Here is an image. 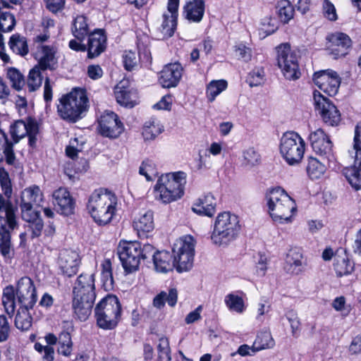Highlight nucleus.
Listing matches in <instances>:
<instances>
[{
	"instance_id": "obj_1",
	"label": "nucleus",
	"mask_w": 361,
	"mask_h": 361,
	"mask_svg": "<svg viewBox=\"0 0 361 361\" xmlns=\"http://www.w3.org/2000/svg\"><path fill=\"white\" fill-rule=\"evenodd\" d=\"M94 274H81L73 288L72 307L74 314L80 321L88 319L96 298Z\"/></svg>"
},
{
	"instance_id": "obj_2",
	"label": "nucleus",
	"mask_w": 361,
	"mask_h": 361,
	"mask_svg": "<svg viewBox=\"0 0 361 361\" xmlns=\"http://www.w3.org/2000/svg\"><path fill=\"white\" fill-rule=\"evenodd\" d=\"M267 211L278 224H290L297 212L295 200L281 187L269 190L265 196Z\"/></svg>"
},
{
	"instance_id": "obj_3",
	"label": "nucleus",
	"mask_w": 361,
	"mask_h": 361,
	"mask_svg": "<svg viewBox=\"0 0 361 361\" xmlns=\"http://www.w3.org/2000/svg\"><path fill=\"white\" fill-rule=\"evenodd\" d=\"M16 298L20 306L33 307L37 300L36 289L32 280L27 277L20 278L16 283V288L13 286H6L3 290L2 303L5 311L9 315H13L16 309Z\"/></svg>"
},
{
	"instance_id": "obj_4",
	"label": "nucleus",
	"mask_w": 361,
	"mask_h": 361,
	"mask_svg": "<svg viewBox=\"0 0 361 361\" xmlns=\"http://www.w3.org/2000/svg\"><path fill=\"white\" fill-rule=\"evenodd\" d=\"M117 197L106 190H95L89 196L86 204L87 213L99 226L109 224L115 214Z\"/></svg>"
},
{
	"instance_id": "obj_5",
	"label": "nucleus",
	"mask_w": 361,
	"mask_h": 361,
	"mask_svg": "<svg viewBox=\"0 0 361 361\" xmlns=\"http://www.w3.org/2000/svg\"><path fill=\"white\" fill-rule=\"evenodd\" d=\"M187 175L183 171H176L160 176L154 187L155 199L163 204H169L183 197Z\"/></svg>"
},
{
	"instance_id": "obj_6",
	"label": "nucleus",
	"mask_w": 361,
	"mask_h": 361,
	"mask_svg": "<svg viewBox=\"0 0 361 361\" xmlns=\"http://www.w3.org/2000/svg\"><path fill=\"white\" fill-rule=\"evenodd\" d=\"M154 247L150 244L143 246L137 240H121L117 247V252L124 270L131 273L137 270L141 260L151 256Z\"/></svg>"
},
{
	"instance_id": "obj_7",
	"label": "nucleus",
	"mask_w": 361,
	"mask_h": 361,
	"mask_svg": "<svg viewBox=\"0 0 361 361\" xmlns=\"http://www.w3.org/2000/svg\"><path fill=\"white\" fill-rule=\"evenodd\" d=\"M87 107L86 92L82 89H75L60 99L57 111L61 118L74 123L82 117V114L87 111Z\"/></svg>"
},
{
	"instance_id": "obj_8",
	"label": "nucleus",
	"mask_w": 361,
	"mask_h": 361,
	"mask_svg": "<svg viewBox=\"0 0 361 361\" xmlns=\"http://www.w3.org/2000/svg\"><path fill=\"white\" fill-rule=\"evenodd\" d=\"M240 231L238 217L229 212H224L216 217L211 239L215 245H227L237 238Z\"/></svg>"
},
{
	"instance_id": "obj_9",
	"label": "nucleus",
	"mask_w": 361,
	"mask_h": 361,
	"mask_svg": "<svg viewBox=\"0 0 361 361\" xmlns=\"http://www.w3.org/2000/svg\"><path fill=\"white\" fill-rule=\"evenodd\" d=\"M121 312V306L115 295H108L95 307L97 325L104 329H114L118 324Z\"/></svg>"
},
{
	"instance_id": "obj_10",
	"label": "nucleus",
	"mask_w": 361,
	"mask_h": 361,
	"mask_svg": "<svg viewBox=\"0 0 361 361\" xmlns=\"http://www.w3.org/2000/svg\"><path fill=\"white\" fill-rule=\"evenodd\" d=\"M305 150L304 140L295 132L283 134L279 143V152L289 165L297 164L302 160Z\"/></svg>"
},
{
	"instance_id": "obj_11",
	"label": "nucleus",
	"mask_w": 361,
	"mask_h": 361,
	"mask_svg": "<svg viewBox=\"0 0 361 361\" xmlns=\"http://www.w3.org/2000/svg\"><path fill=\"white\" fill-rule=\"evenodd\" d=\"M195 240L190 235L177 239L173 245L172 251L176 270L178 272L190 270L193 264Z\"/></svg>"
},
{
	"instance_id": "obj_12",
	"label": "nucleus",
	"mask_w": 361,
	"mask_h": 361,
	"mask_svg": "<svg viewBox=\"0 0 361 361\" xmlns=\"http://www.w3.org/2000/svg\"><path fill=\"white\" fill-rule=\"evenodd\" d=\"M350 154L354 159V165L346 167L343 173L352 187L359 190L361 188V123L355 127L353 148Z\"/></svg>"
},
{
	"instance_id": "obj_13",
	"label": "nucleus",
	"mask_w": 361,
	"mask_h": 361,
	"mask_svg": "<svg viewBox=\"0 0 361 361\" xmlns=\"http://www.w3.org/2000/svg\"><path fill=\"white\" fill-rule=\"evenodd\" d=\"M277 63L287 80H295L300 78L301 73L298 58L288 44H283L277 47Z\"/></svg>"
},
{
	"instance_id": "obj_14",
	"label": "nucleus",
	"mask_w": 361,
	"mask_h": 361,
	"mask_svg": "<svg viewBox=\"0 0 361 361\" xmlns=\"http://www.w3.org/2000/svg\"><path fill=\"white\" fill-rule=\"evenodd\" d=\"M314 104L322 120L329 126H337L341 121V114L336 106L319 92L313 94Z\"/></svg>"
},
{
	"instance_id": "obj_15",
	"label": "nucleus",
	"mask_w": 361,
	"mask_h": 361,
	"mask_svg": "<svg viewBox=\"0 0 361 361\" xmlns=\"http://www.w3.org/2000/svg\"><path fill=\"white\" fill-rule=\"evenodd\" d=\"M99 133L104 137L117 138L124 131V125L118 116L113 111H105L98 121Z\"/></svg>"
},
{
	"instance_id": "obj_16",
	"label": "nucleus",
	"mask_w": 361,
	"mask_h": 361,
	"mask_svg": "<svg viewBox=\"0 0 361 361\" xmlns=\"http://www.w3.org/2000/svg\"><path fill=\"white\" fill-rule=\"evenodd\" d=\"M44 202V194L39 186L33 185L23 190L20 208L23 219H30V213L37 212L33 205L39 207Z\"/></svg>"
},
{
	"instance_id": "obj_17",
	"label": "nucleus",
	"mask_w": 361,
	"mask_h": 361,
	"mask_svg": "<svg viewBox=\"0 0 361 361\" xmlns=\"http://www.w3.org/2000/svg\"><path fill=\"white\" fill-rule=\"evenodd\" d=\"M312 149L315 153L331 161L334 159L333 144L322 128L311 132L309 135Z\"/></svg>"
},
{
	"instance_id": "obj_18",
	"label": "nucleus",
	"mask_w": 361,
	"mask_h": 361,
	"mask_svg": "<svg viewBox=\"0 0 361 361\" xmlns=\"http://www.w3.org/2000/svg\"><path fill=\"white\" fill-rule=\"evenodd\" d=\"M314 84L329 96L337 94L341 78L336 72L332 70H324L316 72L313 75Z\"/></svg>"
},
{
	"instance_id": "obj_19",
	"label": "nucleus",
	"mask_w": 361,
	"mask_h": 361,
	"mask_svg": "<svg viewBox=\"0 0 361 361\" xmlns=\"http://www.w3.org/2000/svg\"><path fill=\"white\" fill-rule=\"evenodd\" d=\"M351 47V39L345 33L334 32L326 36V49L334 59L345 56Z\"/></svg>"
},
{
	"instance_id": "obj_20",
	"label": "nucleus",
	"mask_w": 361,
	"mask_h": 361,
	"mask_svg": "<svg viewBox=\"0 0 361 361\" xmlns=\"http://www.w3.org/2000/svg\"><path fill=\"white\" fill-rule=\"evenodd\" d=\"M80 262V255L77 252L64 250L59 254L58 266L63 275L71 277L78 272Z\"/></svg>"
},
{
	"instance_id": "obj_21",
	"label": "nucleus",
	"mask_w": 361,
	"mask_h": 361,
	"mask_svg": "<svg viewBox=\"0 0 361 361\" xmlns=\"http://www.w3.org/2000/svg\"><path fill=\"white\" fill-rule=\"evenodd\" d=\"M179 1L168 0L167 11L169 13H164L163 14V22L161 25V31L164 37H170L174 33L178 18Z\"/></svg>"
},
{
	"instance_id": "obj_22",
	"label": "nucleus",
	"mask_w": 361,
	"mask_h": 361,
	"mask_svg": "<svg viewBox=\"0 0 361 361\" xmlns=\"http://www.w3.org/2000/svg\"><path fill=\"white\" fill-rule=\"evenodd\" d=\"M183 71V68L179 63L167 64L160 72L159 81L166 88L176 87L182 78Z\"/></svg>"
},
{
	"instance_id": "obj_23",
	"label": "nucleus",
	"mask_w": 361,
	"mask_h": 361,
	"mask_svg": "<svg viewBox=\"0 0 361 361\" xmlns=\"http://www.w3.org/2000/svg\"><path fill=\"white\" fill-rule=\"evenodd\" d=\"M10 132L16 142L25 135H28L31 146L36 142L37 126L33 121H17L11 126Z\"/></svg>"
},
{
	"instance_id": "obj_24",
	"label": "nucleus",
	"mask_w": 361,
	"mask_h": 361,
	"mask_svg": "<svg viewBox=\"0 0 361 361\" xmlns=\"http://www.w3.org/2000/svg\"><path fill=\"white\" fill-rule=\"evenodd\" d=\"M56 52V48L54 46L39 45L35 53V59L38 61L37 66L43 71L54 70L58 63Z\"/></svg>"
},
{
	"instance_id": "obj_25",
	"label": "nucleus",
	"mask_w": 361,
	"mask_h": 361,
	"mask_svg": "<svg viewBox=\"0 0 361 361\" xmlns=\"http://www.w3.org/2000/svg\"><path fill=\"white\" fill-rule=\"evenodd\" d=\"M116 102L123 106L133 108L138 103L137 92L133 88L126 87L123 82H119L114 89Z\"/></svg>"
},
{
	"instance_id": "obj_26",
	"label": "nucleus",
	"mask_w": 361,
	"mask_h": 361,
	"mask_svg": "<svg viewBox=\"0 0 361 361\" xmlns=\"http://www.w3.org/2000/svg\"><path fill=\"white\" fill-rule=\"evenodd\" d=\"M54 202L58 206L59 212L64 215L73 212L75 202L69 191L65 188H59L53 192Z\"/></svg>"
},
{
	"instance_id": "obj_27",
	"label": "nucleus",
	"mask_w": 361,
	"mask_h": 361,
	"mask_svg": "<svg viewBox=\"0 0 361 361\" xmlns=\"http://www.w3.org/2000/svg\"><path fill=\"white\" fill-rule=\"evenodd\" d=\"M216 205V202L214 195L207 193L193 203L192 210L198 215L211 217L215 213Z\"/></svg>"
},
{
	"instance_id": "obj_28",
	"label": "nucleus",
	"mask_w": 361,
	"mask_h": 361,
	"mask_svg": "<svg viewBox=\"0 0 361 361\" xmlns=\"http://www.w3.org/2000/svg\"><path fill=\"white\" fill-rule=\"evenodd\" d=\"M245 298L246 294L243 291H233L225 296L224 303L230 312L241 314L247 309Z\"/></svg>"
},
{
	"instance_id": "obj_29",
	"label": "nucleus",
	"mask_w": 361,
	"mask_h": 361,
	"mask_svg": "<svg viewBox=\"0 0 361 361\" xmlns=\"http://www.w3.org/2000/svg\"><path fill=\"white\" fill-rule=\"evenodd\" d=\"M106 37L101 30L91 33L88 39L87 54L89 58L98 56L106 49Z\"/></svg>"
},
{
	"instance_id": "obj_30",
	"label": "nucleus",
	"mask_w": 361,
	"mask_h": 361,
	"mask_svg": "<svg viewBox=\"0 0 361 361\" xmlns=\"http://www.w3.org/2000/svg\"><path fill=\"white\" fill-rule=\"evenodd\" d=\"M151 255L153 257V264L157 272L167 273L172 271L173 267H176V262L169 252L157 251L153 252Z\"/></svg>"
},
{
	"instance_id": "obj_31",
	"label": "nucleus",
	"mask_w": 361,
	"mask_h": 361,
	"mask_svg": "<svg viewBox=\"0 0 361 361\" xmlns=\"http://www.w3.org/2000/svg\"><path fill=\"white\" fill-rule=\"evenodd\" d=\"M204 8L203 0H188L183 8V15L190 22L200 23L204 16Z\"/></svg>"
},
{
	"instance_id": "obj_32",
	"label": "nucleus",
	"mask_w": 361,
	"mask_h": 361,
	"mask_svg": "<svg viewBox=\"0 0 361 361\" xmlns=\"http://www.w3.org/2000/svg\"><path fill=\"white\" fill-rule=\"evenodd\" d=\"M133 226L138 235L152 231L154 227L152 212L149 210L139 213L135 216Z\"/></svg>"
},
{
	"instance_id": "obj_33",
	"label": "nucleus",
	"mask_w": 361,
	"mask_h": 361,
	"mask_svg": "<svg viewBox=\"0 0 361 361\" xmlns=\"http://www.w3.org/2000/svg\"><path fill=\"white\" fill-rule=\"evenodd\" d=\"M287 273L298 275L302 271V255L297 250H290L287 253L284 267Z\"/></svg>"
},
{
	"instance_id": "obj_34",
	"label": "nucleus",
	"mask_w": 361,
	"mask_h": 361,
	"mask_svg": "<svg viewBox=\"0 0 361 361\" xmlns=\"http://www.w3.org/2000/svg\"><path fill=\"white\" fill-rule=\"evenodd\" d=\"M164 131V126L159 121L151 118L145 123L142 135L146 141L154 140Z\"/></svg>"
},
{
	"instance_id": "obj_35",
	"label": "nucleus",
	"mask_w": 361,
	"mask_h": 361,
	"mask_svg": "<svg viewBox=\"0 0 361 361\" xmlns=\"http://www.w3.org/2000/svg\"><path fill=\"white\" fill-rule=\"evenodd\" d=\"M178 293L175 288H171L169 292L161 291L157 294L153 300V305L156 308L161 309L167 302L171 307H174L177 302Z\"/></svg>"
},
{
	"instance_id": "obj_36",
	"label": "nucleus",
	"mask_w": 361,
	"mask_h": 361,
	"mask_svg": "<svg viewBox=\"0 0 361 361\" xmlns=\"http://www.w3.org/2000/svg\"><path fill=\"white\" fill-rule=\"evenodd\" d=\"M9 199L10 198L8 197L6 199L0 193V212H5L7 224H8L11 229H14L17 227L18 224L15 214V208Z\"/></svg>"
},
{
	"instance_id": "obj_37",
	"label": "nucleus",
	"mask_w": 361,
	"mask_h": 361,
	"mask_svg": "<svg viewBox=\"0 0 361 361\" xmlns=\"http://www.w3.org/2000/svg\"><path fill=\"white\" fill-rule=\"evenodd\" d=\"M16 25L14 16L10 12H1L0 13V48L4 47L3 33L11 32Z\"/></svg>"
},
{
	"instance_id": "obj_38",
	"label": "nucleus",
	"mask_w": 361,
	"mask_h": 361,
	"mask_svg": "<svg viewBox=\"0 0 361 361\" xmlns=\"http://www.w3.org/2000/svg\"><path fill=\"white\" fill-rule=\"evenodd\" d=\"M326 171V166L321 161L314 157H310L307 160L306 171L312 180L322 178Z\"/></svg>"
},
{
	"instance_id": "obj_39",
	"label": "nucleus",
	"mask_w": 361,
	"mask_h": 361,
	"mask_svg": "<svg viewBox=\"0 0 361 361\" xmlns=\"http://www.w3.org/2000/svg\"><path fill=\"white\" fill-rule=\"evenodd\" d=\"M228 82L225 80H214L209 82L206 88V97L209 102H213L216 97L226 90Z\"/></svg>"
},
{
	"instance_id": "obj_40",
	"label": "nucleus",
	"mask_w": 361,
	"mask_h": 361,
	"mask_svg": "<svg viewBox=\"0 0 361 361\" xmlns=\"http://www.w3.org/2000/svg\"><path fill=\"white\" fill-rule=\"evenodd\" d=\"M32 308L24 306L20 307L15 319V325L17 329L27 331L31 327L32 317L29 313V310Z\"/></svg>"
},
{
	"instance_id": "obj_41",
	"label": "nucleus",
	"mask_w": 361,
	"mask_h": 361,
	"mask_svg": "<svg viewBox=\"0 0 361 361\" xmlns=\"http://www.w3.org/2000/svg\"><path fill=\"white\" fill-rule=\"evenodd\" d=\"M10 49L17 54L25 56L28 53V47L24 37L14 34L8 42Z\"/></svg>"
},
{
	"instance_id": "obj_42",
	"label": "nucleus",
	"mask_w": 361,
	"mask_h": 361,
	"mask_svg": "<svg viewBox=\"0 0 361 361\" xmlns=\"http://www.w3.org/2000/svg\"><path fill=\"white\" fill-rule=\"evenodd\" d=\"M276 9L279 18L283 23H288L294 16V8L288 0L279 1Z\"/></svg>"
},
{
	"instance_id": "obj_43",
	"label": "nucleus",
	"mask_w": 361,
	"mask_h": 361,
	"mask_svg": "<svg viewBox=\"0 0 361 361\" xmlns=\"http://www.w3.org/2000/svg\"><path fill=\"white\" fill-rule=\"evenodd\" d=\"M57 352L64 357H70L73 351V341L68 332H62L59 336Z\"/></svg>"
},
{
	"instance_id": "obj_44",
	"label": "nucleus",
	"mask_w": 361,
	"mask_h": 361,
	"mask_svg": "<svg viewBox=\"0 0 361 361\" xmlns=\"http://www.w3.org/2000/svg\"><path fill=\"white\" fill-rule=\"evenodd\" d=\"M30 219H24L28 223V228L31 231L32 238L39 237L42 232L44 224L39 216V212H31L29 214Z\"/></svg>"
},
{
	"instance_id": "obj_45",
	"label": "nucleus",
	"mask_w": 361,
	"mask_h": 361,
	"mask_svg": "<svg viewBox=\"0 0 361 361\" xmlns=\"http://www.w3.org/2000/svg\"><path fill=\"white\" fill-rule=\"evenodd\" d=\"M42 71V68L38 66H35L30 71L27 80L30 91L34 92L41 87L43 80Z\"/></svg>"
},
{
	"instance_id": "obj_46",
	"label": "nucleus",
	"mask_w": 361,
	"mask_h": 361,
	"mask_svg": "<svg viewBox=\"0 0 361 361\" xmlns=\"http://www.w3.org/2000/svg\"><path fill=\"white\" fill-rule=\"evenodd\" d=\"M101 266V280L102 282V286L104 290H110L114 288L111 263L109 259H105Z\"/></svg>"
},
{
	"instance_id": "obj_47",
	"label": "nucleus",
	"mask_w": 361,
	"mask_h": 361,
	"mask_svg": "<svg viewBox=\"0 0 361 361\" xmlns=\"http://www.w3.org/2000/svg\"><path fill=\"white\" fill-rule=\"evenodd\" d=\"M278 29L277 20L271 17H265L262 19L258 28L260 38H265L275 32Z\"/></svg>"
},
{
	"instance_id": "obj_48",
	"label": "nucleus",
	"mask_w": 361,
	"mask_h": 361,
	"mask_svg": "<svg viewBox=\"0 0 361 361\" xmlns=\"http://www.w3.org/2000/svg\"><path fill=\"white\" fill-rule=\"evenodd\" d=\"M253 343L254 348H256L257 352L264 349L271 348L275 345L271 333L267 331L259 334Z\"/></svg>"
},
{
	"instance_id": "obj_49",
	"label": "nucleus",
	"mask_w": 361,
	"mask_h": 361,
	"mask_svg": "<svg viewBox=\"0 0 361 361\" xmlns=\"http://www.w3.org/2000/svg\"><path fill=\"white\" fill-rule=\"evenodd\" d=\"M73 32L74 36L80 42L88 33V25L87 19L84 16H78L75 18L73 23Z\"/></svg>"
},
{
	"instance_id": "obj_50",
	"label": "nucleus",
	"mask_w": 361,
	"mask_h": 361,
	"mask_svg": "<svg viewBox=\"0 0 361 361\" xmlns=\"http://www.w3.org/2000/svg\"><path fill=\"white\" fill-rule=\"evenodd\" d=\"M157 353L159 361H171V348L167 337L161 336L159 338L157 344Z\"/></svg>"
},
{
	"instance_id": "obj_51",
	"label": "nucleus",
	"mask_w": 361,
	"mask_h": 361,
	"mask_svg": "<svg viewBox=\"0 0 361 361\" xmlns=\"http://www.w3.org/2000/svg\"><path fill=\"white\" fill-rule=\"evenodd\" d=\"M265 80L264 68L262 67H257L249 73L247 82L250 87H257L264 84Z\"/></svg>"
},
{
	"instance_id": "obj_52",
	"label": "nucleus",
	"mask_w": 361,
	"mask_h": 361,
	"mask_svg": "<svg viewBox=\"0 0 361 361\" xmlns=\"http://www.w3.org/2000/svg\"><path fill=\"white\" fill-rule=\"evenodd\" d=\"M7 77L12 87L18 91L20 90L25 85L23 75L16 68H9L7 72Z\"/></svg>"
},
{
	"instance_id": "obj_53",
	"label": "nucleus",
	"mask_w": 361,
	"mask_h": 361,
	"mask_svg": "<svg viewBox=\"0 0 361 361\" xmlns=\"http://www.w3.org/2000/svg\"><path fill=\"white\" fill-rule=\"evenodd\" d=\"M34 348L42 355L43 361H54V349L52 346L44 345L40 343H35Z\"/></svg>"
},
{
	"instance_id": "obj_54",
	"label": "nucleus",
	"mask_w": 361,
	"mask_h": 361,
	"mask_svg": "<svg viewBox=\"0 0 361 361\" xmlns=\"http://www.w3.org/2000/svg\"><path fill=\"white\" fill-rule=\"evenodd\" d=\"M123 58V65L127 71H133L138 67L140 59L137 57L135 52L126 51Z\"/></svg>"
},
{
	"instance_id": "obj_55",
	"label": "nucleus",
	"mask_w": 361,
	"mask_h": 361,
	"mask_svg": "<svg viewBox=\"0 0 361 361\" xmlns=\"http://www.w3.org/2000/svg\"><path fill=\"white\" fill-rule=\"evenodd\" d=\"M243 157L245 163L250 166H255L260 161V155L253 147H249L244 150Z\"/></svg>"
},
{
	"instance_id": "obj_56",
	"label": "nucleus",
	"mask_w": 361,
	"mask_h": 361,
	"mask_svg": "<svg viewBox=\"0 0 361 361\" xmlns=\"http://www.w3.org/2000/svg\"><path fill=\"white\" fill-rule=\"evenodd\" d=\"M82 141H80V143H79L78 138L71 139L66 149V155L71 159L75 158L78 156V153L82 151Z\"/></svg>"
},
{
	"instance_id": "obj_57",
	"label": "nucleus",
	"mask_w": 361,
	"mask_h": 361,
	"mask_svg": "<svg viewBox=\"0 0 361 361\" xmlns=\"http://www.w3.org/2000/svg\"><path fill=\"white\" fill-rule=\"evenodd\" d=\"M235 54L238 59L248 62L252 58V50L243 44H239L235 47Z\"/></svg>"
},
{
	"instance_id": "obj_58",
	"label": "nucleus",
	"mask_w": 361,
	"mask_h": 361,
	"mask_svg": "<svg viewBox=\"0 0 361 361\" xmlns=\"http://www.w3.org/2000/svg\"><path fill=\"white\" fill-rule=\"evenodd\" d=\"M11 334V326L6 316L0 315V343L6 341Z\"/></svg>"
},
{
	"instance_id": "obj_59",
	"label": "nucleus",
	"mask_w": 361,
	"mask_h": 361,
	"mask_svg": "<svg viewBox=\"0 0 361 361\" xmlns=\"http://www.w3.org/2000/svg\"><path fill=\"white\" fill-rule=\"evenodd\" d=\"M0 184L1 190L8 198H10L12 195V187L8 173L6 171L0 173Z\"/></svg>"
},
{
	"instance_id": "obj_60",
	"label": "nucleus",
	"mask_w": 361,
	"mask_h": 361,
	"mask_svg": "<svg viewBox=\"0 0 361 361\" xmlns=\"http://www.w3.org/2000/svg\"><path fill=\"white\" fill-rule=\"evenodd\" d=\"M323 14L329 20H336L338 18L334 5L329 0L323 1Z\"/></svg>"
},
{
	"instance_id": "obj_61",
	"label": "nucleus",
	"mask_w": 361,
	"mask_h": 361,
	"mask_svg": "<svg viewBox=\"0 0 361 361\" xmlns=\"http://www.w3.org/2000/svg\"><path fill=\"white\" fill-rule=\"evenodd\" d=\"M335 269L338 275H348L353 271V266L349 261L343 259L335 264Z\"/></svg>"
},
{
	"instance_id": "obj_62",
	"label": "nucleus",
	"mask_w": 361,
	"mask_h": 361,
	"mask_svg": "<svg viewBox=\"0 0 361 361\" xmlns=\"http://www.w3.org/2000/svg\"><path fill=\"white\" fill-rule=\"evenodd\" d=\"M140 174L144 176L147 180H151V174L154 172L153 164L149 161H143L140 167Z\"/></svg>"
},
{
	"instance_id": "obj_63",
	"label": "nucleus",
	"mask_w": 361,
	"mask_h": 361,
	"mask_svg": "<svg viewBox=\"0 0 361 361\" xmlns=\"http://www.w3.org/2000/svg\"><path fill=\"white\" fill-rule=\"evenodd\" d=\"M47 8L52 13L61 11L65 6V0H44Z\"/></svg>"
},
{
	"instance_id": "obj_64",
	"label": "nucleus",
	"mask_w": 361,
	"mask_h": 361,
	"mask_svg": "<svg viewBox=\"0 0 361 361\" xmlns=\"http://www.w3.org/2000/svg\"><path fill=\"white\" fill-rule=\"evenodd\" d=\"M172 97L170 95L164 96L159 102L154 105V108L158 110H170L172 104Z\"/></svg>"
}]
</instances>
